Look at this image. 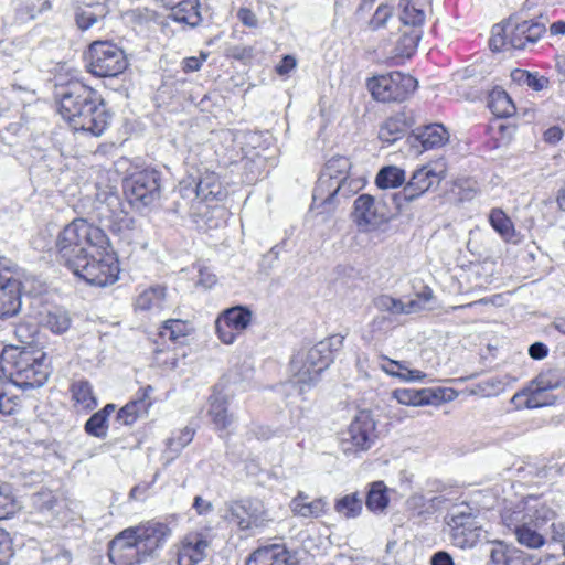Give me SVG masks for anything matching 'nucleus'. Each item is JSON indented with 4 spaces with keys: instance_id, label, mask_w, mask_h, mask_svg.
<instances>
[{
    "instance_id": "59",
    "label": "nucleus",
    "mask_w": 565,
    "mask_h": 565,
    "mask_svg": "<svg viewBox=\"0 0 565 565\" xmlns=\"http://www.w3.org/2000/svg\"><path fill=\"white\" fill-rule=\"evenodd\" d=\"M237 18L242 22V24L247 28L258 26V19L256 14L248 8H241L237 11Z\"/></svg>"
},
{
    "instance_id": "35",
    "label": "nucleus",
    "mask_w": 565,
    "mask_h": 565,
    "mask_svg": "<svg viewBox=\"0 0 565 565\" xmlns=\"http://www.w3.org/2000/svg\"><path fill=\"white\" fill-rule=\"evenodd\" d=\"M351 169V162L347 157L337 156L331 158L320 175L319 179H324V186H332L333 181L335 180H344V178L349 177V171Z\"/></svg>"
},
{
    "instance_id": "60",
    "label": "nucleus",
    "mask_w": 565,
    "mask_h": 565,
    "mask_svg": "<svg viewBox=\"0 0 565 565\" xmlns=\"http://www.w3.org/2000/svg\"><path fill=\"white\" fill-rule=\"evenodd\" d=\"M533 509L534 513L532 516L535 518V526H539L541 523L552 520L555 515V512L545 505H541L540 508L535 505L533 507ZM531 510L532 508H530V511Z\"/></svg>"
},
{
    "instance_id": "27",
    "label": "nucleus",
    "mask_w": 565,
    "mask_h": 565,
    "mask_svg": "<svg viewBox=\"0 0 565 565\" xmlns=\"http://www.w3.org/2000/svg\"><path fill=\"white\" fill-rule=\"evenodd\" d=\"M167 306V288L156 285L141 290L135 300V307L141 311L159 312Z\"/></svg>"
},
{
    "instance_id": "56",
    "label": "nucleus",
    "mask_w": 565,
    "mask_h": 565,
    "mask_svg": "<svg viewBox=\"0 0 565 565\" xmlns=\"http://www.w3.org/2000/svg\"><path fill=\"white\" fill-rule=\"evenodd\" d=\"M15 406V402L12 397H9L4 391L3 376L0 375V413L12 414Z\"/></svg>"
},
{
    "instance_id": "11",
    "label": "nucleus",
    "mask_w": 565,
    "mask_h": 565,
    "mask_svg": "<svg viewBox=\"0 0 565 565\" xmlns=\"http://www.w3.org/2000/svg\"><path fill=\"white\" fill-rule=\"evenodd\" d=\"M450 539L455 546L471 548L487 539V531L479 524L469 505L455 508L447 516Z\"/></svg>"
},
{
    "instance_id": "21",
    "label": "nucleus",
    "mask_w": 565,
    "mask_h": 565,
    "mask_svg": "<svg viewBox=\"0 0 565 565\" xmlns=\"http://www.w3.org/2000/svg\"><path fill=\"white\" fill-rule=\"evenodd\" d=\"M21 308V282L0 274V319L15 316Z\"/></svg>"
},
{
    "instance_id": "46",
    "label": "nucleus",
    "mask_w": 565,
    "mask_h": 565,
    "mask_svg": "<svg viewBox=\"0 0 565 565\" xmlns=\"http://www.w3.org/2000/svg\"><path fill=\"white\" fill-rule=\"evenodd\" d=\"M438 502V497L426 498L422 493H415L407 500L406 504L414 514L423 515L425 513H433Z\"/></svg>"
},
{
    "instance_id": "13",
    "label": "nucleus",
    "mask_w": 565,
    "mask_h": 565,
    "mask_svg": "<svg viewBox=\"0 0 565 565\" xmlns=\"http://www.w3.org/2000/svg\"><path fill=\"white\" fill-rule=\"evenodd\" d=\"M443 179V171H437L430 164L423 166L413 172L402 191L391 195V200L396 210L402 211L407 203L420 198L430 189L438 186Z\"/></svg>"
},
{
    "instance_id": "1",
    "label": "nucleus",
    "mask_w": 565,
    "mask_h": 565,
    "mask_svg": "<svg viewBox=\"0 0 565 565\" xmlns=\"http://www.w3.org/2000/svg\"><path fill=\"white\" fill-rule=\"evenodd\" d=\"M58 111L75 131L99 137L108 128L110 114L97 90L79 79L60 84Z\"/></svg>"
},
{
    "instance_id": "19",
    "label": "nucleus",
    "mask_w": 565,
    "mask_h": 565,
    "mask_svg": "<svg viewBox=\"0 0 565 565\" xmlns=\"http://www.w3.org/2000/svg\"><path fill=\"white\" fill-rule=\"evenodd\" d=\"M130 530L139 543V548L142 550L147 558L162 548L172 534V530L167 523L157 521H149L130 527Z\"/></svg>"
},
{
    "instance_id": "23",
    "label": "nucleus",
    "mask_w": 565,
    "mask_h": 565,
    "mask_svg": "<svg viewBox=\"0 0 565 565\" xmlns=\"http://www.w3.org/2000/svg\"><path fill=\"white\" fill-rule=\"evenodd\" d=\"M290 511L295 516L302 519H318L323 516L329 503L324 498L311 499L309 494L299 491L289 503Z\"/></svg>"
},
{
    "instance_id": "37",
    "label": "nucleus",
    "mask_w": 565,
    "mask_h": 565,
    "mask_svg": "<svg viewBox=\"0 0 565 565\" xmlns=\"http://www.w3.org/2000/svg\"><path fill=\"white\" fill-rule=\"evenodd\" d=\"M492 228L505 241L515 243L516 232L510 217L501 210L493 209L489 215Z\"/></svg>"
},
{
    "instance_id": "55",
    "label": "nucleus",
    "mask_w": 565,
    "mask_h": 565,
    "mask_svg": "<svg viewBox=\"0 0 565 565\" xmlns=\"http://www.w3.org/2000/svg\"><path fill=\"white\" fill-rule=\"evenodd\" d=\"M12 555L11 539L7 532L0 529V565H8Z\"/></svg>"
},
{
    "instance_id": "17",
    "label": "nucleus",
    "mask_w": 565,
    "mask_h": 565,
    "mask_svg": "<svg viewBox=\"0 0 565 565\" xmlns=\"http://www.w3.org/2000/svg\"><path fill=\"white\" fill-rule=\"evenodd\" d=\"M108 555L115 565H139L147 559L130 527L115 536L109 544Z\"/></svg>"
},
{
    "instance_id": "22",
    "label": "nucleus",
    "mask_w": 565,
    "mask_h": 565,
    "mask_svg": "<svg viewBox=\"0 0 565 565\" xmlns=\"http://www.w3.org/2000/svg\"><path fill=\"white\" fill-rule=\"evenodd\" d=\"M209 542L201 533H189L178 547V565H196L204 559Z\"/></svg>"
},
{
    "instance_id": "30",
    "label": "nucleus",
    "mask_w": 565,
    "mask_h": 565,
    "mask_svg": "<svg viewBox=\"0 0 565 565\" xmlns=\"http://www.w3.org/2000/svg\"><path fill=\"white\" fill-rule=\"evenodd\" d=\"M380 360L379 366L383 372L404 382H420L426 377L424 372L409 369L405 361H395L386 356H380Z\"/></svg>"
},
{
    "instance_id": "24",
    "label": "nucleus",
    "mask_w": 565,
    "mask_h": 565,
    "mask_svg": "<svg viewBox=\"0 0 565 565\" xmlns=\"http://www.w3.org/2000/svg\"><path fill=\"white\" fill-rule=\"evenodd\" d=\"M296 561L285 545L273 544L257 548L246 565H295Z\"/></svg>"
},
{
    "instance_id": "16",
    "label": "nucleus",
    "mask_w": 565,
    "mask_h": 565,
    "mask_svg": "<svg viewBox=\"0 0 565 565\" xmlns=\"http://www.w3.org/2000/svg\"><path fill=\"white\" fill-rule=\"evenodd\" d=\"M252 311L244 307L224 310L215 321L216 333L224 344H232L247 329Z\"/></svg>"
},
{
    "instance_id": "57",
    "label": "nucleus",
    "mask_w": 565,
    "mask_h": 565,
    "mask_svg": "<svg viewBox=\"0 0 565 565\" xmlns=\"http://www.w3.org/2000/svg\"><path fill=\"white\" fill-rule=\"evenodd\" d=\"M207 58V54L201 53L200 56L185 57L182 61V70L185 73L196 72L201 68L203 62Z\"/></svg>"
},
{
    "instance_id": "52",
    "label": "nucleus",
    "mask_w": 565,
    "mask_h": 565,
    "mask_svg": "<svg viewBox=\"0 0 565 565\" xmlns=\"http://www.w3.org/2000/svg\"><path fill=\"white\" fill-rule=\"evenodd\" d=\"M546 390V386H541L540 383H537V387L534 392H532L530 395L526 392L516 393L512 397V402L516 403L518 406H523L525 408H535L539 407L541 404L536 399L537 393Z\"/></svg>"
},
{
    "instance_id": "15",
    "label": "nucleus",
    "mask_w": 565,
    "mask_h": 565,
    "mask_svg": "<svg viewBox=\"0 0 565 565\" xmlns=\"http://www.w3.org/2000/svg\"><path fill=\"white\" fill-rule=\"evenodd\" d=\"M324 179H318L312 193V210H319V213L331 212L334 209V203L339 198H349L355 193L360 183L358 180L349 177L344 180L333 181L332 186H324Z\"/></svg>"
},
{
    "instance_id": "20",
    "label": "nucleus",
    "mask_w": 565,
    "mask_h": 565,
    "mask_svg": "<svg viewBox=\"0 0 565 565\" xmlns=\"http://www.w3.org/2000/svg\"><path fill=\"white\" fill-rule=\"evenodd\" d=\"M180 193L182 196L195 194V199L201 201H221L226 195L218 175L212 171H205L195 183V186L192 183L186 184L185 181L181 182Z\"/></svg>"
},
{
    "instance_id": "47",
    "label": "nucleus",
    "mask_w": 565,
    "mask_h": 565,
    "mask_svg": "<svg viewBox=\"0 0 565 565\" xmlns=\"http://www.w3.org/2000/svg\"><path fill=\"white\" fill-rule=\"evenodd\" d=\"M17 512V503L12 488L8 483H0V521L12 518Z\"/></svg>"
},
{
    "instance_id": "50",
    "label": "nucleus",
    "mask_w": 565,
    "mask_h": 565,
    "mask_svg": "<svg viewBox=\"0 0 565 565\" xmlns=\"http://www.w3.org/2000/svg\"><path fill=\"white\" fill-rule=\"evenodd\" d=\"M513 76L515 79L525 83L529 87L536 92L545 88L548 83L547 78L544 76H537L536 74H532L525 71H516Z\"/></svg>"
},
{
    "instance_id": "7",
    "label": "nucleus",
    "mask_w": 565,
    "mask_h": 565,
    "mask_svg": "<svg viewBox=\"0 0 565 565\" xmlns=\"http://www.w3.org/2000/svg\"><path fill=\"white\" fill-rule=\"evenodd\" d=\"M226 520L238 530L259 532L275 521L274 512L258 498H244L226 504Z\"/></svg>"
},
{
    "instance_id": "8",
    "label": "nucleus",
    "mask_w": 565,
    "mask_h": 565,
    "mask_svg": "<svg viewBox=\"0 0 565 565\" xmlns=\"http://www.w3.org/2000/svg\"><path fill=\"white\" fill-rule=\"evenodd\" d=\"M124 193L131 206L141 210L153 205L161 196V177L154 169H145L124 180Z\"/></svg>"
},
{
    "instance_id": "58",
    "label": "nucleus",
    "mask_w": 565,
    "mask_h": 565,
    "mask_svg": "<svg viewBox=\"0 0 565 565\" xmlns=\"http://www.w3.org/2000/svg\"><path fill=\"white\" fill-rule=\"evenodd\" d=\"M193 438V431L191 429L185 428L183 431L180 433L179 437H172L169 440V447L173 450H179L183 447H185L188 444L191 443Z\"/></svg>"
},
{
    "instance_id": "54",
    "label": "nucleus",
    "mask_w": 565,
    "mask_h": 565,
    "mask_svg": "<svg viewBox=\"0 0 565 565\" xmlns=\"http://www.w3.org/2000/svg\"><path fill=\"white\" fill-rule=\"evenodd\" d=\"M392 8L387 4H381L375 10L371 21L370 26L373 30H377L385 25L386 21L392 17Z\"/></svg>"
},
{
    "instance_id": "5",
    "label": "nucleus",
    "mask_w": 565,
    "mask_h": 565,
    "mask_svg": "<svg viewBox=\"0 0 565 565\" xmlns=\"http://www.w3.org/2000/svg\"><path fill=\"white\" fill-rule=\"evenodd\" d=\"M545 31L546 25L541 21L524 20L514 23L510 20L492 28L489 45L492 51L497 52L523 50L527 43H536Z\"/></svg>"
},
{
    "instance_id": "2",
    "label": "nucleus",
    "mask_w": 565,
    "mask_h": 565,
    "mask_svg": "<svg viewBox=\"0 0 565 565\" xmlns=\"http://www.w3.org/2000/svg\"><path fill=\"white\" fill-rule=\"evenodd\" d=\"M0 372L20 388L41 387L50 375L46 353L32 347L4 348L0 355Z\"/></svg>"
},
{
    "instance_id": "31",
    "label": "nucleus",
    "mask_w": 565,
    "mask_h": 565,
    "mask_svg": "<svg viewBox=\"0 0 565 565\" xmlns=\"http://www.w3.org/2000/svg\"><path fill=\"white\" fill-rule=\"evenodd\" d=\"M393 395L399 404L413 406L431 404L440 398V394L431 388H397Z\"/></svg>"
},
{
    "instance_id": "48",
    "label": "nucleus",
    "mask_w": 565,
    "mask_h": 565,
    "mask_svg": "<svg viewBox=\"0 0 565 565\" xmlns=\"http://www.w3.org/2000/svg\"><path fill=\"white\" fill-rule=\"evenodd\" d=\"M105 12V7L86 8L83 6L76 12V23L79 29L87 30L97 22L98 18L104 17Z\"/></svg>"
},
{
    "instance_id": "14",
    "label": "nucleus",
    "mask_w": 565,
    "mask_h": 565,
    "mask_svg": "<svg viewBox=\"0 0 565 565\" xmlns=\"http://www.w3.org/2000/svg\"><path fill=\"white\" fill-rule=\"evenodd\" d=\"M393 213L386 201L362 194L354 201L353 220L362 231H374L387 223Z\"/></svg>"
},
{
    "instance_id": "28",
    "label": "nucleus",
    "mask_w": 565,
    "mask_h": 565,
    "mask_svg": "<svg viewBox=\"0 0 565 565\" xmlns=\"http://www.w3.org/2000/svg\"><path fill=\"white\" fill-rule=\"evenodd\" d=\"M115 203L118 207L120 205L118 199H114L105 206V211L100 212V222L104 226L108 227L113 233L122 234L134 227V220L120 209L111 210L110 206Z\"/></svg>"
},
{
    "instance_id": "43",
    "label": "nucleus",
    "mask_w": 565,
    "mask_h": 565,
    "mask_svg": "<svg viewBox=\"0 0 565 565\" xmlns=\"http://www.w3.org/2000/svg\"><path fill=\"white\" fill-rule=\"evenodd\" d=\"M515 537L521 545L529 548H539L544 545V536L533 529L527 522L516 527Z\"/></svg>"
},
{
    "instance_id": "4",
    "label": "nucleus",
    "mask_w": 565,
    "mask_h": 565,
    "mask_svg": "<svg viewBox=\"0 0 565 565\" xmlns=\"http://www.w3.org/2000/svg\"><path fill=\"white\" fill-rule=\"evenodd\" d=\"M108 237L104 231L84 218L67 224L57 235L55 248L64 264L71 269L89 254L102 250Z\"/></svg>"
},
{
    "instance_id": "45",
    "label": "nucleus",
    "mask_w": 565,
    "mask_h": 565,
    "mask_svg": "<svg viewBox=\"0 0 565 565\" xmlns=\"http://www.w3.org/2000/svg\"><path fill=\"white\" fill-rule=\"evenodd\" d=\"M334 509L347 519L355 518L362 511V500L358 498L356 493L347 494L337 500Z\"/></svg>"
},
{
    "instance_id": "25",
    "label": "nucleus",
    "mask_w": 565,
    "mask_h": 565,
    "mask_svg": "<svg viewBox=\"0 0 565 565\" xmlns=\"http://www.w3.org/2000/svg\"><path fill=\"white\" fill-rule=\"evenodd\" d=\"M161 3L171 10L173 20L195 26L201 22L199 0H160Z\"/></svg>"
},
{
    "instance_id": "12",
    "label": "nucleus",
    "mask_w": 565,
    "mask_h": 565,
    "mask_svg": "<svg viewBox=\"0 0 565 565\" xmlns=\"http://www.w3.org/2000/svg\"><path fill=\"white\" fill-rule=\"evenodd\" d=\"M127 67L125 53L116 44L96 41L88 50V72L96 77H115Z\"/></svg>"
},
{
    "instance_id": "63",
    "label": "nucleus",
    "mask_w": 565,
    "mask_h": 565,
    "mask_svg": "<svg viewBox=\"0 0 565 565\" xmlns=\"http://www.w3.org/2000/svg\"><path fill=\"white\" fill-rule=\"evenodd\" d=\"M193 509H195V511L198 512L199 515H206L210 512H212L213 505L210 501L198 495L194 498Z\"/></svg>"
},
{
    "instance_id": "6",
    "label": "nucleus",
    "mask_w": 565,
    "mask_h": 565,
    "mask_svg": "<svg viewBox=\"0 0 565 565\" xmlns=\"http://www.w3.org/2000/svg\"><path fill=\"white\" fill-rule=\"evenodd\" d=\"M71 270L87 284L97 287L113 285L117 281L120 273L117 256L111 249L109 241L102 250L89 254V257H84L78 262V266L72 267Z\"/></svg>"
},
{
    "instance_id": "18",
    "label": "nucleus",
    "mask_w": 565,
    "mask_h": 565,
    "mask_svg": "<svg viewBox=\"0 0 565 565\" xmlns=\"http://www.w3.org/2000/svg\"><path fill=\"white\" fill-rule=\"evenodd\" d=\"M433 298V289L428 286H424L413 299L406 302L388 295H382L375 299V307L380 311H386L392 315H411L428 309V305Z\"/></svg>"
},
{
    "instance_id": "38",
    "label": "nucleus",
    "mask_w": 565,
    "mask_h": 565,
    "mask_svg": "<svg viewBox=\"0 0 565 565\" xmlns=\"http://www.w3.org/2000/svg\"><path fill=\"white\" fill-rule=\"evenodd\" d=\"M192 331V326L189 321L181 319H170L164 321L159 335L162 339H169L174 343H183V340Z\"/></svg>"
},
{
    "instance_id": "51",
    "label": "nucleus",
    "mask_w": 565,
    "mask_h": 565,
    "mask_svg": "<svg viewBox=\"0 0 565 565\" xmlns=\"http://www.w3.org/2000/svg\"><path fill=\"white\" fill-rule=\"evenodd\" d=\"M422 35L420 28H414L411 33H404L401 38V45L403 46L401 53L411 56L415 52Z\"/></svg>"
},
{
    "instance_id": "39",
    "label": "nucleus",
    "mask_w": 565,
    "mask_h": 565,
    "mask_svg": "<svg viewBox=\"0 0 565 565\" xmlns=\"http://www.w3.org/2000/svg\"><path fill=\"white\" fill-rule=\"evenodd\" d=\"M488 106L497 117H510L515 113L512 99L502 89H493L490 93Z\"/></svg>"
},
{
    "instance_id": "36",
    "label": "nucleus",
    "mask_w": 565,
    "mask_h": 565,
    "mask_svg": "<svg viewBox=\"0 0 565 565\" xmlns=\"http://www.w3.org/2000/svg\"><path fill=\"white\" fill-rule=\"evenodd\" d=\"M399 9V19L404 25L422 28L426 17L419 0H401Z\"/></svg>"
},
{
    "instance_id": "9",
    "label": "nucleus",
    "mask_w": 565,
    "mask_h": 565,
    "mask_svg": "<svg viewBox=\"0 0 565 565\" xmlns=\"http://www.w3.org/2000/svg\"><path fill=\"white\" fill-rule=\"evenodd\" d=\"M366 86L377 102L401 103L415 92L417 81L408 74L391 72L367 79Z\"/></svg>"
},
{
    "instance_id": "26",
    "label": "nucleus",
    "mask_w": 565,
    "mask_h": 565,
    "mask_svg": "<svg viewBox=\"0 0 565 565\" xmlns=\"http://www.w3.org/2000/svg\"><path fill=\"white\" fill-rule=\"evenodd\" d=\"M490 565H533V561L515 546L494 542L490 551Z\"/></svg>"
},
{
    "instance_id": "10",
    "label": "nucleus",
    "mask_w": 565,
    "mask_h": 565,
    "mask_svg": "<svg viewBox=\"0 0 565 565\" xmlns=\"http://www.w3.org/2000/svg\"><path fill=\"white\" fill-rule=\"evenodd\" d=\"M376 425L369 411L359 412L349 426L339 433V445L345 455L369 450L376 439Z\"/></svg>"
},
{
    "instance_id": "32",
    "label": "nucleus",
    "mask_w": 565,
    "mask_h": 565,
    "mask_svg": "<svg viewBox=\"0 0 565 565\" xmlns=\"http://www.w3.org/2000/svg\"><path fill=\"white\" fill-rule=\"evenodd\" d=\"M71 393L74 405L78 411H92L97 406V399L88 381H74L71 385Z\"/></svg>"
},
{
    "instance_id": "40",
    "label": "nucleus",
    "mask_w": 565,
    "mask_h": 565,
    "mask_svg": "<svg viewBox=\"0 0 565 565\" xmlns=\"http://www.w3.org/2000/svg\"><path fill=\"white\" fill-rule=\"evenodd\" d=\"M405 171L395 166L382 168L376 178L375 183L380 189H395L404 184Z\"/></svg>"
},
{
    "instance_id": "34",
    "label": "nucleus",
    "mask_w": 565,
    "mask_h": 565,
    "mask_svg": "<svg viewBox=\"0 0 565 565\" xmlns=\"http://www.w3.org/2000/svg\"><path fill=\"white\" fill-rule=\"evenodd\" d=\"M407 130L404 115H397L386 119L380 127L379 138L382 142L392 145L401 139Z\"/></svg>"
},
{
    "instance_id": "41",
    "label": "nucleus",
    "mask_w": 565,
    "mask_h": 565,
    "mask_svg": "<svg viewBox=\"0 0 565 565\" xmlns=\"http://www.w3.org/2000/svg\"><path fill=\"white\" fill-rule=\"evenodd\" d=\"M151 403L145 399H135L127 403L117 413V420L124 425L134 424L138 417L147 414Z\"/></svg>"
},
{
    "instance_id": "3",
    "label": "nucleus",
    "mask_w": 565,
    "mask_h": 565,
    "mask_svg": "<svg viewBox=\"0 0 565 565\" xmlns=\"http://www.w3.org/2000/svg\"><path fill=\"white\" fill-rule=\"evenodd\" d=\"M343 337L332 335L312 347L299 349L291 358L289 370L291 380L284 387L298 386L299 394L315 386L333 361V351L342 347Z\"/></svg>"
},
{
    "instance_id": "64",
    "label": "nucleus",
    "mask_w": 565,
    "mask_h": 565,
    "mask_svg": "<svg viewBox=\"0 0 565 565\" xmlns=\"http://www.w3.org/2000/svg\"><path fill=\"white\" fill-rule=\"evenodd\" d=\"M548 348L542 342H535L529 348V354L534 360H542L547 356Z\"/></svg>"
},
{
    "instance_id": "53",
    "label": "nucleus",
    "mask_w": 565,
    "mask_h": 565,
    "mask_svg": "<svg viewBox=\"0 0 565 565\" xmlns=\"http://www.w3.org/2000/svg\"><path fill=\"white\" fill-rule=\"evenodd\" d=\"M525 513L522 510L505 511L502 514L503 524L515 533L516 527L522 526L525 521Z\"/></svg>"
},
{
    "instance_id": "61",
    "label": "nucleus",
    "mask_w": 565,
    "mask_h": 565,
    "mask_svg": "<svg viewBox=\"0 0 565 565\" xmlns=\"http://www.w3.org/2000/svg\"><path fill=\"white\" fill-rule=\"evenodd\" d=\"M216 281H217V278H216L215 274L210 271L207 268H201L199 270V279H198L199 286H201L205 289H210L216 284Z\"/></svg>"
},
{
    "instance_id": "44",
    "label": "nucleus",
    "mask_w": 565,
    "mask_h": 565,
    "mask_svg": "<svg viewBox=\"0 0 565 565\" xmlns=\"http://www.w3.org/2000/svg\"><path fill=\"white\" fill-rule=\"evenodd\" d=\"M388 503L386 487L384 482L377 481L371 486L366 497V507L371 511H383Z\"/></svg>"
},
{
    "instance_id": "49",
    "label": "nucleus",
    "mask_w": 565,
    "mask_h": 565,
    "mask_svg": "<svg viewBox=\"0 0 565 565\" xmlns=\"http://www.w3.org/2000/svg\"><path fill=\"white\" fill-rule=\"evenodd\" d=\"M107 417L103 413H95L89 417L85 424V430L87 434L104 438L107 435Z\"/></svg>"
},
{
    "instance_id": "29",
    "label": "nucleus",
    "mask_w": 565,
    "mask_h": 565,
    "mask_svg": "<svg viewBox=\"0 0 565 565\" xmlns=\"http://www.w3.org/2000/svg\"><path fill=\"white\" fill-rule=\"evenodd\" d=\"M226 395L214 391L210 397L209 416L217 429H227L234 422V416L228 413Z\"/></svg>"
},
{
    "instance_id": "33",
    "label": "nucleus",
    "mask_w": 565,
    "mask_h": 565,
    "mask_svg": "<svg viewBox=\"0 0 565 565\" xmlns=\"http://www.w3.org/2000/svg\"><path fill=\"white\" fill-rule=\"evenodd\" d=\"M416 138L425 150H429L444 146L449 139V134L443 125L433 124L424 127Z\"/></svg>"
},
{
    "instance_id": "42",
    "label": "nucleus",
    "mask_w": 565,
    "mask_h": 565,
    "mask_svg": "<svg viewBox=\"0 0 565 565\" xmlns=\"http://www.w3.org/2000/svg\"><path fill=\"white\" fill-rule=\"evenodd\" d=\"M71 317L68 312L62 308H55L47 311L43 319L44 326L54 333H64L71 327Z\"/></svg>"
},
{
    "instance_id": "62",
    "label": "nucleus",
    "mask_w": 565,
    "mask_h": 565,
    "mask_svg": "<svg viewBox=\"0 0 565 565\" xmlns=\"http://www.w3.org/2000/svg\"><path fill=\"white\" fill-rule=\"evenodd\" d=\"M153 482L154 480L152 482H142L135 486L129 492V498L132 500H145Z\"/></svg>"
}]
</instances>
